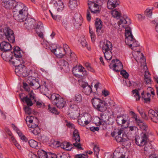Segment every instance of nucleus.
<instances>
[{
  "instance_id": "7ed1b4c3",
  "label": "nucleus",
  "mask_w": 158,
  "mask_h": 158,
  "mask_svg": "<svg viewBox=\"0 0 158 158\" xmlns=\"http://www.w3.org/2000/svg\"><path fill=\"white\" fill-rule=\"evenodd\" d=\"M22 64H20L16 63V67L15 68V72L16 74L19 76L26 77L28 75H32L33 71L31 70H27L26 67Z\"/></svg>"
},
{
  "instance_id": "72a5a7b5",
  "label": "nucleus",
  "mask_w": 158,
  "mask_h": 158,
  "mask_svg": "<svg viewBox=\"0 0 158 158\" xmlns=\"http://www.w3.org/2000/svg\"><path fill=\"white\" fill-rule=\"evenodd\" d=\"M144 75V81L147 84H151L152 82V80L150 77V74L148 72L145 71Z\"/></svg>"
},
{
  "instance_id": "4be33fe9",
  "label": "nucleus",
  "mask_w": 158,
  "mask_h": 158,
  "mask_svg": "<svg viewBox=\"0 0 158 158\" xmlns=\"http://www.w3.org/2000/svg\"><path fill=\"white\" fill-rule=\"evenodd\" d=\"M125 152L123 149L115 150L113 153V158H127Z\"/></svg>"
},
{
  "instance_id": "2eb2a0df",
  "label": "nucleus",
  "mask_w": 158,
  "mask_h": 158,
  "mask_svg": "<svg viewBox=\"0 0 158 158\" xmlns=\"http://www.w3.org/2000/svg\"><path fill=\"white\" fill-rule=\"evenodd\" d=\"M2 58L5 61H9L14 66H16L15 60H12L13 58V53L10 52H3L1 54Z\"/></svg>"
},
{
  "instance_id": "a211bd4d",
  "label": "nucleus",
  "mask_w": 158,
  "mask_h": 158,
  "mask_svg": "<svg viewBox=\"0 0 158 158\" xmlns=\"http://www.w3.org/2000/svg\"><path fill=\"white\" fill-rule=\"evenodd\" d=\"M61 69L65 73H68L69 71V64L68 63L64 60H60L58 62Z\"/></svg>"
},
{
  "instance_id": "338daca9",
  "label": "nucleus",
  "mask_w": 158,
  "mask_h": 158,
  "mask_svg": "<svg viewBox=\"0 0 158 158\" xmlns=\"http://www.w3.org/2000/svg\"><path fill=\"white\" fill-rule=\"evenodd\" d=\"M23 88L27 91H30V88L28 85L26 83L23 82Z\"/></svg>"
},
{
  "instance_id": "603ef678",
  "label": "nucleus",
  "mask_w": 158,
  "mask_h": 158,
  "mask_svg": "<svg viewBox=\"0 0 158 158\" xmlns=\"http://www.w3.org/2000/svg\"><path fill=\"white\" fill-rule=\"evenodd\" d=\"M48 110L52 113L55 114H58L59 112L57 111L56 109L54 107H51L49 104L48 106Z\"/></svg>"
},
{
  "instance_id": "79ce46f5",
  "label": "nucleus",
  "mask_w": 158,
  "mask_h": 158,
  "mask_svg": "<svg viewBox=\"0 0 158 158\" xmlns=\"http://www.w3.org/2000/svg\"><path fill=\"white\" fill-rule=\"evenodd\" d=\"M151 94L149 93H147L146 95H143L142 98L144 100L145 103H148L150 102V101Z\"/></svg>"
},
{
  "instance_id": "69168bd1",
  "label": "nucleus",
  "mask_w": 158,
  "mask_h": 158,
  "mask_svg": "<svg viewBox=\"0 0 158 158\" xmlns=\"http://www.w3.org/2000/svg\"><path fill=\"white\" fill-rule=\"evenodd\" d=\"M121 74L125 78H128L129 74L125 70H122L121 71Z\"/></svg>"
},
{
  "instance_id": "39448f33",
  "label": "nucleus",
  "mask_w": 158,
  "mask_h": 158,
  "mask_svg": "<svg viewBox=\"0 0 158 158\" xmlns=\"http://www.w3.org/2000/svg\"><path fill=\"white\" fill-rule=\"evenodd\" d=\"M91 102L94 107L101 112H103L106 109L105 102L98 98H94L92 99Z\"/></svg>"
},
{
  "instance_id": "2f4dec72",
  "label": "nucleus",
  "mask_w": 158,
  "mask_h": 158,
  "mask_svg": "<svg viewBox=\"0 0 158 158\" xmlns=\"http://www.w3.org/2000/svg\"><path fill=\"white\" fill-rule=\"evenodd\" d=\"M73 147L72 144H70L69 142H64L60 145V147L62 148L67 151L70 150Z\"/></svg>"
},
{
  "instance_id": "774afa93",
  "label": "nucleus",
  "mask_w": 158,
  "mask_h": 158,
  "mask_svg": "<svg viewBox=\"0 0 158 158\" xmlns=\"http://www.w3.org/2000/svg\"><path fill=\"white\" fill-rule=\"evenodd\" d=\"M24 110L26 113L27 114H30L31 113V109L28 107L25 106L24 108Z\"/></svg>"
},
{
  "instance_id": "7c9ffc66",
  "label": "nucleus",
  "mask_w": 158,
  "mask_h": 158,
  "mask_svg": "<svg viewBox=\"0 0 158 158\" xmlns=\"http://www.w3.org/2000/svg\"><path fill=\"white\" fill-rule=\"evenodd\" d=\"M102 22L100 19H97L95 22V27L96 28V32L98 35H100L99 32L102 27Z\"/></svg>"
},
{
  "instance_id": "9b49d317",
  "label": "nucleus",
  "mask_w": 158,
  "mask_h": 158,
  "mask_svg": "<svg viewBox=\"0 0 158 158\" xmlns=\"http://www.w3.org/2000/svg\"><path fill=\"white\" fill-rule=\"evenodd\" d=\"M78 118V124L83 127L88 125L91 122V117L89 114L79 115Z\"/></svg>"
},
{
  "instance_id": "0e129e2a",
  "label": "nucleus",
  "mask_w": 158,
  "mask_h": 158,
  "mask_svg": "<svg viewBox=\"0 0 158 158\" xmlns=\"http://www.w3.org/2000/svg\"><path fill=\"white\" fill-rule=\"evenodd\" d=\"M132 113L133 114L132 118L135 119V121L137 124L138 123H139L142 120H141L140 119H138L137 118L136 115L133 112H132Z\"/></svg>"
},
{
  "instance_id": "4468645a",
  "label": "nucleus",
  "mask_w": 158,
  "mask_h": 158,
  "mask_svg": "<svg viewBox=\"0 0 158 158\" xmlns=\"http://www.w3.org/2000/svg\"><path fill=\"white\" fill-rule=\"evenodd\" d=\"M73 139L75 142L73 143V145L78 149L82 150L81 144L80 143V138L78 131L75 129L73 132Z\"/></svg>"
},
{
  "instance_id": "9d476101",
  "label": "nucleus",
  "mask_w": 158,
  "mask_h": 158,
  "mask_svg": "<svg viewBox=\"0 0 158 158\" xmlns=\"http://www.w3.org/2000/svg\"><path fill=\"white\" fill-rule=\"evenodd\" d=\"M4 33L5 38L10 43H13L15 41V35L13 31L7 27H4Z\"/></svg>"
},
{
  "instance_id": "4d7b16f0",
  "label": "nucleus",
  "mask_w": 158,
  "mask_h": 158,
  "mask_svg": "<svg viewBox=\"0 0 158 158\" xmlns=\"http://www.w3.org/2000/svg\"><path fill=\"white\" fill-rule=\"evenodd\" d=\"M93 150L95 155L97 157H98V154L100 151L99 147L96 145H94Z\"/></svg>"
},
{
  "instance_id": "37998d69",
  "label": "nucleus",
  "mask_w": 158,
  "mask_h": 158,
  "mask_svg": "<svg viewBox=\"0 0 158 158\" xmlns=\"http://www.w3.org/2000/svg\"><path fill=\"white\" fill-rule=\"evenodd\" d=\"M128 20H129V19L127 17L125 19L123 17H121L119 21L118 22V25H120L121 24H125L127 23V21Z\"/></svg>"
},
{
  "instance_id": "e2e57ef3",
  "label": "nucleus",
  "mask_w": 158,
  "mask_h": 158,
  "mask_svg": "<svg viewBox=\"0 0 158 158\" xmlns=\"http://www.w3.org/2000/svg\"><path fill=\"white\" fill-rule=\"evenodd\" d=\"M89 32L90 34L92 42L94 41L95 40V35L94 33L91 30L90 27H89Z\"/></svg>"
},
{
  "instance_id": "864d4df0",
  "label": "nucleus",
  "mask_w": 158,
  "mask_h": 158,
  "mask_svg": "<svg viewBox=\"0 0 158 158\" xmlns=\"http://www.w3.org/2000/svg\"><path fill=\"white\" fill-rule=\"evenodd\" d=\"M153 8H147L145 11L144 13L147 16L149 17H151L152 15V9Z\"/></svg>"
},
{
  "instance_id": "5701e85b",
  "label": "nucleus",
  "mask_w": 158,
  "mask_h": 158,
  "mask_svg": "<svg viewBox=\"0 0 158 158\" xmlns=\"http://www.w3.org/2000/svg\"><path fill=\"white\" fill-rule=\"evenodd\" d=\"M148 116L152 121L158 123V114L155 111L152 109L150 110L148 113Z\"/></svg>"
},
{
  "instance_id": "412c9836",
  "label": "nucleus",
  "mask_w": 158,
  "mask_h": 158,
  "mask_svg": "<svg viewBox=\"0 0 158 158\" xmlns=\"http://www.w3.org/2000/svg\"><path fill=\"white\" fill-rule=\"evenodd\" d=\"M18 2H16L15 0H9L2 2V5L6 9H11L13 7L15 10L14 7L17 5Z\"/></svg>"
},
{
  "instance_id": "13d9d810",
  "label": "nucleus",
  "mask_w": 158,
  "mask_h": 158,
  "mask_svg": "<svg viewBox=\"0 0 158 158\" xmlns=\"http://www.w3.org/2000/svg\"><path fill=\"white\" fill-rule=\"evenodd\" d=\"M62 24L66 29L69 27V23L66 19H63L62 20Z\"/></svg>"
},
{
  "instance_id": "f8f14e48",
  "label": "nucleus",
  "mask_w": 158,
  "mask_h": 158,
  "mask_svg": "<svg viewBox=\"0 0 158 158\" xmlns=\"http://www.w3.org/2000/svg\"><path fill=\"white\" fill-rule=\"evenodd\" d=\"M14 53L16 57V63L20 64H23L24 61L22 58L23 51L20 49V48L17 46L15 47L14 49Z\"/></svg>"
},
{
  "instance_id": "4c0bfd02",
  "label": "nucleus",
  "mask_w": 158,
  "mask_h": 158,
  "mask_svg": "<svg viewBox=\"0 0 158 158\" xmlns=\"http://www.w3.org/2000/svg\"><path fill=\"white\" fill-rule=\"evenodd\" d=\"M73 100L77 103L81 102L82 100V97L81 95L79 93L76 94L73 98Z\"/></svg>"
},
{
  "instance_id": "aec40b11",
  "label": "nucleus",
  "mask_w": 158,
  "mask_h": 158,
  "mask_svg": "<svg viewBox=\"0 0 158 158\" xmlns=\"http://www.w3.org/2000/svg\"><path fill=\"white\" fill-rule=\"evenodd\" d=\"M12 48L11 44L8 42L3 41L0 43V49L3 52H6L10 50Z\"/></svg>"
},
{
  "instance_id": "3c124183",
  "label": "nucleus",
  "mask_w": 158,
  "mask_h": 158,
  "mask_svg": "<svg viewBox=\"0 0 158 158\" xmlns=\"http://www.w3.org/2000/svg\"><path fill=\"white\" fill-rule=\"evenodd\" d=\"M111 14L114 18H116L117 19L119 18L121 16L120 13L116 10H112Z\"/></svg>"
},
{
  "instance_id": "c756f323",
  "label": "nucleus",
  "mask_w": 158,
  "mask_h": 158,
  "mask_svg": "<svg viewBox=\"0 0 158 158\" xmlns=\"http://www.w3.org/2000/svg\"><path fill=\"white\" fill-rule=\"evenodd\" d=\"M83 67L81 65L74 67L72 70V72L75 76L79 75V74L83 71Z\"/></svg>"
},
{
  "instance_id": "de8ad7c7",
  "label": "nucleus",
  "mask_w": 158,
  "mask_h": 158,
  "mask_svg": "<svg viewBox=\"0 0 158 158\" xmlns=\"http://www.w3.org/2000/svg\"><path fill=\"white\" fill-rule=\"evenodd\" d=\"M33 130L30 129L31 130V131L32 133L34 135H38L40 132V130L39 127L38 126L34 127V128H32Z\"/></svg>"
},
{
  "instance_id": "052dcab7",
  "label": "nucleus",
  "mask_w": 158,
  "mask_h": 158,
  "mask_svg": "<svg viewBox=\"0 0 158 158\" xmlns=\"http://www.w3.org/2000/svg\"><path fill=\"white\" fill-rule=\"evenodd\" d=\"M75 158H88V156L87 153L80 154L75 155Z\"/></svg>"
},
{
  "instance_id": "6e6d98bb",
  "label": "nucleus",
  "mask_w": 158,
  "mask_h": 158,
  "mask_svg": "<svg viewBox=\"0 0 158 158\" xmlns=\"http://www.w3.org/2000/svg\"><path fill=\"white\" fill-rule=\"evenodd\" d=\"M40 90L43 94L45 95L48 91V89L47 87L44 85L41 86Z\"/></svg>"
},
{
  "instance_id": "dca6fc26",
  "label": "nucleus",
  "mask_w": 158,
  "mask_h": 158,
  "mask_svg": "<svg viewBox=\"0 0 158 158\" xmlns=\"http://www.w3.org/2000/svg\"><path fill=\"white\" fill-rule=\"evenodd\" d=\"M32 75H31L28 77L27 82L29 85L32 87V88L34 89H39L41 87L37 79H32Z\"/></svg>"
},
{
  "instance_id": "a19ab883",
  "label": "nucleus",
  "mask_w": 158,
  "mask_h": 158,
  "mask_svg": "<svg viewBox=\"0 0 158 158\" xmlns=\"http://www.w3.org/2000/svg\"><path fill=\"white\" fill-rule=\"evenodd\" d=\"M78 1H69V6L71 9L73 10L78 5Z\"/></svg>"
},
{
  "instance_id": "49530a36",
  "label": "nucleus",
  "mask_w": 158,
  "mask_h": 158,
  "mask_svg": "<svg viewBox=\"0 0 158 158\" xmlns=\"http://www.w3.org/2000/svg\"><path fill=\"white\" fill-rule=\"evenodd\" d=\"M78 107L75 104L71 105L69 108V111H70V114H72V111H78Z\"/></svg>"
},
{
  "instance_id": "f3484780",
  "label": "nucleus",
  "mask_w": 158,
  "mask_h": 158,
  "mask_svg": "<svg viewBox=\"0 0 158 158\" xmlns=\"http://www.w3.org/2000/svg\"><path fill=\"white\" fill-rule=\"evenodd\" d=\"M24 27L28 30L33 29L35 27L36 22L35 19L31 18H27L24 21Z\"/></svg>"
},
{
  "instance_id": "6ab92c4d",
  "label": "nucleus",
  "mask_w": 158,
  "mask_h": 158,
  "mask_svg": "<svg viewBox=\"0 0 158 158\" xmlns=\"http://www.w3.org/2000/svg\"><path fill=\"white\" fill-rule=\"evenodd\" d=\"M83 88L82 91L86 95H89L92 92V90L91 86L89 85L88 83L82 81L80 82Z\"/></svg>"
},
{
  "instance_id": "c85d7f7f",
  "label": "nucleus",
  "mask_w": 158,
  "mask_h": 158,
  "mask_svg": "<svg viewBox=\"0 0 158 158\" xmlns=\"http://www.w3.org/2000/svg\"><path fill=\"white\" fill-rule=\"evenodd\" d=\"M139 127L143 130L145 131L143 133H146L148 135H149V129L147 125L143 121L141 120L139 123L137 124Z\"/></svg>"
},
{
  "instance_id": "f704fd0d",
  "label": "nucleus",
  "mask_w": 158,
  "mask_h": 158,
  "mask_svg": "<svg viewBox=\"0 0 158 158\" xmlns=\"http://www.w3.org/2000/svg\"><path fill=\"white\" fill-rule=\"evenodd\" d=\"M38 155L39 158H48L47 153L43 150H39L38 151Z\"/></svg>"
},
{
  "instance_id": "a18cd8bd",
  "label": "nucleus",
  "mask_w": 158,
  "mask_h": 158,
  "mask_svg": "<svg viewBox=\"0 0 158 158\" xmlns=\"http://www.w3.org/2000/svg\"><path fill=\"white\" fill-rule=\"evenodd\" d=\"M56 158H70L68 154L60 153L56 154Z\"/></svg>"
},
{
  "instance_id": "ddd939ff",
  "label": "nucleus",
  "mask_w": 158,
  "mask_h": 158,
  "mask_svg": "<svg viewBox=\"0 0 158 158\" xmlns=\"http://www.w3.org/2000/svg\"><path fill=\"white\" fill-rule=\"evenodd\" d=\"M26 121L28 126L30 128H33L38 126V120L36 117L32 116H27Z\"/></svg>"
},
{
  "instance_id": "09e8293b",
  "label": "nucleus",
  "mask_w": 158,
  "mask_h": 158,
  "mask_svg": "<svg viewBox=\"0 0 158 158\" xmlns=\"http://www.w3.org/2000/svg\"><path fill=\"white\" fill-rule=\"evenodd\" d=\"M63 51L64 52L65 54H69L71 50L69 48V46L66 44H64L63 45Z\"/></svg>"
},
{
  "instance_id": "f257e3e1",
  "label": "nucleus",
  "mask_w": 158,
  "mask_h": 158,
  "mask_svg": "<svg viewBox=\"0 0 158 158\" xmlns=\"http://www.w3.org/2000/svg\"><path fill=\"white\" fill-rule=\"evenodd\" d=\"M14 7L15 11L13 13L14 19L20 22L24 21L28 15L27 7L21 2H18Z\"/></svg>"
},
{
  "instance_id": "6e6552de",
  "label": "nucleus",
  "mask_w": 158,
  "mask_h": 158,
  "mask_svg": "<svg viewBox=\"0 0 158 158\" xmlns=\"http://www.w3.org/2000/svg\"><path fill=\"white\" fill-rule=\"evenodd\" d=\"M22 95L23 94L19 95L21 101L23 102H25L29 106H31L33 104L32 102V100H34L35 102V94L32 90H31L29 94V98L28 96H26L25 97H23Z\"/></svg>"
},
{
  "instance_id": "20e7f679",
  "label": "nucleus",
  "mask_w": 158,
  "mask_h": 158,
  "mask_svg": "<svg viewBox=\"0 0 158 158\" xmlns=\"http://www.w3.org/2000/svg\"><path fill=\"white\" fill-rule=\"evenodd\" d=\"M50 99L53 104L59 109L62 108L65 106L66 102L59 94L53 93L51 95Z\"/></svg>"
},
{
  "instance_id": "393cba45",
  "label": "nucleus",
  "mask_w": 158,
  "mask_h": 158,
  "mask_svg": "<svg viewBox=\"0 0 158 158\" xmlns=\"http://www.w3.org/2000/svg\"><path fill=\"white\" fill-rule=\"evenodd\" d=\"M54 6L58 11H61L63 9L64 6L63 2L60 0H53L52 2Z\"/></svg>"
},
{
  "instance_id": "c03bdc74",
  "label": "nucleus",
  "mask_w": 158,
  "mask_h": 158,
  "mask_svg": "<svg viewBox=\"0 0 158 158\" xmlns=\"http://www.w3.org/2000/svg\"><path fill=\"white\" fill-rule=\"evenodd\" d=\"M88 5L89 6H92V7L95 8L96 9H99L100 6H98L96 3L92 0H88Z\"/></svg>"
},
{
  "instance_id": "bf43d9fd",
  "label": "nucleus",
  "mask_w": 158,
  "mask_h": 158,
  "mask_svg": "<svg viewBox=\"0 0 158 158\" xmlns=\"http://www.w3.org/2000/svg\"><path fill=\"white\" fill-rule=\"evenodd\" d=\"M89 8L92 13L96 14L100 13L99 9H96L95 8L92 7V6H89Z\"/></svg>"
},
{
  "instance_id": "e433bc0d",
  "label": "nucleus",
  "mask_w": 158,
  "mask_h": 158,
  "mask_svg": "<svg viewBox=\"0 0 158 158\" xmlns=\"http://www.w3.org/2000/svg\"><path fill=\"white\" fill-rule=\"evenodd\" d=\"M72 114H70V111H69L68 115L70 118L76 119L78 117L79 115V111H72Z\"/></svg>"
},
{
  "instance_id": "ea45409f",
  "label": "nucleus",
  "mask_w": 158,
  "mask_h": 158,
  "mask_svg": "<svg viewBox=\"0 0 158 158\" xmlns=\"http://www.w3.org/2000/svg\"><path fill=\"white\" fill-rule=\"evenodd\" d=\"M111 51L106 52H103L104 54L105 58L106 60H110L112 58V53Z\"/></svg>"
},
{
  "instance_id": "1a4fd4ad",
  "label": "nucleus",
  "mask_w": 158,
  "mask_h": 158,
  "mask_svg": "<svg viewBox=\"0 0 158 158\" xmlns=\"http://www.w3.org/2000/svg\"><path fill=\"white\" fill-rule=\"evenodd\" d=\"M110 69L116 72H119L123 69V65L118 59L113 60L109 65Z\"/></svg>"
},
{
  "instance_id": "423d86ee",
  "label": "nucleus",
  "mask_w": 158,
  "mask_h": 158,
  "mask_svg": "<svg viewBox=\"0 0 158 158\" xmlns=\"http://www.w3.org/2000/svg\"><path fill=\"white\" fill-rule=\"evenodd\" d=\"M111 135L112 137H114L115 139L118 142H122L126 140V139L124 138L125 135L124 131L121 129H114Z\"/></svg>"
},
{
  "instance_id": "473e14b6",
  "label": "nucleus",
  "mask_w": 158,
  "mask_h": 158,
  "mask_svg": "<svg viewBox=\"0 0 158 158\" xmlns=\"http://www.w3.org/2000/svg\"><path fill=\"white\" fill-rule=\"evenodd\" d=\"M29 145L32 148L38 149L40 144L33 139H31L28 142Z\"/></svg>"
},
{
  "instance_id": "a878e982",
  "label": "nucleus",
  "mask_w": 158,
  "mask_h": 158,
  "mask_svg": "<svg viewBox=\"0 0 158 158\" xmlns=\"http://www.w3.org/2000/svg\"><path fill=\"white\" fill-rule=\"evenodd\" d=\"M54 53L59 58L63 57L65 54L63 48H57L56 47H54Z\"/></svg>"
},
{
  "instance_id": "bb28decb",
  "label": "nucleus",
  "mask_w": 158,
  "mask_h": 158,
  "mask_svg": "<svg viewBox=\"0 0 158 158\" xmlns=\"http://www.w3.org/2000/svg\"><path fill=\"white\" fill-rule=\"evenodd\" d=\"M119 5L118 0H108L107 6L109 9H113Z\"/></svg>"
},
{
  "instance_id": "c9c22d12",
  "label": "nucleus",
  "mask_w": 158,
  "mask_h": 158,
  "mask_svg": "<svg viewBox=\"0 0 158 158\" xmlns=\"http://www.w3.org/2000/svg\"><path fill=\"white\" fill-rule=\"evenodd\" d=\"M66 55L67 57L68 60H72L73 61H75L76 60L77 57L75 54L74 52H72L71 51L69 54H68H68Z\"/></svg>"
},
{
  "instance_id": "b1692460",
  "label": "nucleus",
  "mask_w": 158,
  "mask_h": 158,
  "mask_svg": "<svg viewBox=\"0 0 158 158\" xmlns=\"http://www.w3.org/2000/svg\"><path fill=\"white\" fill-rule=\"evenodd\" d=\"M112 45L111 43L109 41L106 40L105 41L102 45V50L103 52L111 51L112 49Z\"/></svg>"
},
{
  "instance_id": "680f3d73",
  "label": "nucleus",
  "mask_w": 158,
  "mask_h": 158,
  "mask_svg": "<svg viewBox=\"0 0 158 158\" xmlns=\"http://www.w3.org/2000/svg\"><path fill=\"white\" fill-rule=\"evenodd\" d=\"M43 30H39V29L35 30V31L38 35V36L40 38L43 39L44 38V35L43 33L42 32Z\"/></svg>"
},
{
  "instance_id": "58836bf2",
  "label": "nucleus",
  "mask_w": 158,
  "mask_h": 158,
  "mask_svg": "<svg viewBox=\"0 0 158 158\" xmlns=\"http://www.w3.org/2000/svg\"><path fill=\"white\" fill-rule=\"evenodd\" d=\"M116 121L117 123L119 125H121L125 123L126 120L124 118L123 116H120L117 117Z\"/></svg>"
},
{
  "instance_id": "cd10ccee",
  "label": "nucleus",
  "mask_w": 158,
  "mask_h": 158,
  "mask_svg": "<svg viewBox=\"0 0 158 158\" xmlns=\"http://www.w3.org/2000/svg\"><path fill=\"white\" fill-rule=\"evenodd\" d=\"M82 18L79 14H75L74 16V23L77 26H80L81 24Z\"/></svg>"
},
{
  "instance_id": "f03ea898",
  "label": "nucleus",
  "mask_w": 158,
  "mask_h": 158,
  "mask_svg": "<svg viewBox=\"0 0 158 158\" xmlns=\"http://www.w3.org/2000/svg\"><path fill=\"white\" fill-rule=\"evenodd\" d=\"M125 34L126 43L133 50H135V48L139 46V44L134 38L130 28L126 29Z\"/></svg>"
},
{
  "instance_id": "8fccbe9b",
  "label": "nucleus",
  "mask_w": 158,
  "mask_h": 158,
  "mask_svg": "<svg viewBox=\"0 0 158 158\" xmlns=\"http://www.w3.org/2000/svg\"><path fill=\"white\" fill-rule=\"evenodd\" d=\"M132 93L134 97L135 98L136 100H139L140 97L139 91L137 89L133 90L132 91Z\"/></svg>"
},
{
  "instance_id": "0eeeda50",
  "label": "nucleus",
  "mask_w": 158,
  "mask_h": 158,
  "mask_svg": "<svg viewBox=\"0 0 158 158\" xmlns=\"http://www.w3.org/2000/svg\"><path fill=\"white\" fill-rule=\"evenodd\" d=\"M149 135L146 133L142 132L140 137H136L135 139V143L139 146L141 147L144 146L147 143V141L149 139Z\"/></svg>"
},
{
  "instance_id": "5fc2aeb1",
  "label": "nucleus",
  "mask_w": 158,
  "mask_h": 158,
  "mask_svg": "<svg viewBox=\"0 0 158 158\" xmlns=\"http://www.w3.org/2000/svg\"><path fill=\"white\" fill-rule=\"evenodd\" d=\"M33 29H35V30H43V25L41 22H39L37 24L35 25V27Z\"/></svg>"
}]
</instances>
